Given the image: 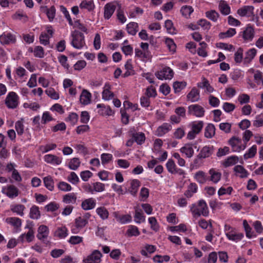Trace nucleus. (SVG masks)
<instances>
[{
	"label": "nucleus",
	"mask_w": 263,
	"mask_h": 263,
	"mask_svg": "<svg viewBox=\"0 0 263 263\" xmlns=\"http://www.w3.org/2000/svg\"><path fill=\"white\" fill-rule=\"evenodd\" d=\"M190 211L194 217H199L201 215L207 217L209 214L208 205L203 199L200 200L197 204H192Z\"/></svg>",
	"instance_id": "f257e3e1"
},
{
	"label": "nucleus",
	"mask_w": 263,
	"mask_h": 263,
	"mask_svg": "<svg viewBox=\"0 0 263 263\" xmlns=\"http://www.w3.org/2000/svg\"><path fill=\"white\" fill-rule=\"evenodd\" d=\"M225 234L227 238L231 241L237 242L243 237V234L238 232L235 228L226 224L224 227Z\"/></svg>",
	"instance_id": "f03ea898"
},
{
	"label": "nucleus",
	"mask_w": 263,
	"mask_h": 263,
	"mask_svg": "<svg viewBox=\"0 0 263 263\" xmlns=\"http://www.w3.org/2000/svg\"><path fill=\"white\" fill-rule=\"evenodd\" d=\"M72 46L78 49H82L85 45L84 34L77 30H74L71 33Z\"/></svg>",
	"instance_id": "7ed1b4c3"
},
{
	"label": "nucleus",
	"mask_w": 263,
	"mask_h": 263,
	"mask_svg": "<svg viewBox=\"0 0 263 263\" xmlns=\"http://www.w3.org/2000/svg\"><path fill=\"white\" fill-rule=\"evenodd\" d=\"M204 123L202 121H194L190 124L191 130L187 135V139L189 140L194 139L196 136L202 130Z\"/></svg>",
	"instance_id": "20e7f679"
},
{
	"label": "nucleus",
	"mask_w": 263,
	"mask_h": 263,
	"mask_svg": "<svg viewBox=\"0 0 263 263\" xmlns=\"http://www.w3.org/2000/svg\"><path fill=\"white\" fill-rule=\"evenodd\" d=\"M18 99L17 94L15 92L11 91L5 99V104L8 108L14 109L18 106Z\"/></svg>",
	"instance_id": "39448f33"
},
{
	"label": "nucleus",
	"mask_w": 263,
	"mask_h": 263,
	"mask_svg": "<svg viewBox=\"0 0 263 263\" xmlns=\"http://www.w3.org/2000/svg\"><path fill=\"white\" fill-rule=\"evenodd\" d=\"M214 148L213 146H204L200 150L198 154L197 158L195 159L194 164L198 163L199 159H204L210 157L213 153Z\"/></svg>",
	"instance_id": "423d86ee"
},
{
	"label": "nucleus",
	"mask_w": 263,
	"mask_h": 263,
	"mask_svg": "<svg viewBox=\"0 0 263 263\" xmlns=\"http://www.w3.org/2000/svg\"><path fill=\"white\" fill-rule=\"evenodd\" d=\"M16 37L15 34L10 32H4L0 35V43L3 45L15 44Z\"/></svg>",
	"instance_id": "0eeeda50"
},
{
	"label": "nucleus",
	"mask_w": 263,
	"mask_h": 263,
	"mask_svg": "<svg viewBox=\"0 0 263 263\" xmlns=\"http://www.w3.org/2000/svg\"><path fill=\"white\" fill-rule=\"evenodd\" d=\"M155 75L159 80H170L173 77L174 72L173 70L169 67H165L163 68L161 70L156 72Z\"/></svg>",
	"instance_id": "6e6552de"
},
{
	"label": "nucleus",
	"mask_w": 263,
	"mask_h": 263,
	"mask_svg": "<svg viewBox=\"0 0 263 263\" xmlns=\"http://www.w3.org/2000/svg\"><path fill=\"white\" fill-rule=\"evenodd\" d=\"M229 144L231 146L233 152H239L246 148V146H241V140L238 137L233 136L228 141Z\"/></svg>",
	"instance_id": "1a4fd4ad"
},
{
	"label": "nucleus",
	"mask_w": 263,
	"mask_h": 263,
	"mask_svg": "<svg viewBox=\"0 0 263 263\" xmlns=\"http://www.w3.org/2000/svg\"><path fill=\"white\" fill-rule=\"evenodd\" d=\"M166 167L167 171L172 174H178L179 175H185V172L181 168L177 167L174 161L170 159L166 163Z\"/></svg>",
	"instance_id": "9d476101"
},
{
	"label": "nucleus",
	"mask_w": 263,
	"mask_h": 263,
	"mask_svg": "<svg viewBox=\"0 0 263 263\" xmlns=\"http://www.w3.org/2000/svg\"><path fill=\"white\" fill-rule=\"evenodd\" d=\"M2 192L10 198H14L18 196L19 190L14 185H8L3 187Z\"/></svg>",
	"instance_id": "9b49d317"
},
{
	"label": "nucleus",
	"mask_w": 263,
	"mask_h": 263,
	"mask_svg": "<svg viewBox=\"0 0 263 263\" xmlns=\"http://www.w3.org/2000/svg\"><path fill=\"white\" fill-rule=\"evenodd\" d=\"M204 111V108L198 104L191 105L188 107V114L197 117H203Z\"/></svg>",
	"instance_id": "f8f14e48"
},
{
	"label": "nucleus",
	"mask_w": 263,
	"mask_h": 263,
	"mask_svg": "<svg viewBox=\"0 0 263 263\" xmlns=\"http://www.w3.org/2000/svg\"><path fill=\"white\" fill-rule=\"evenodd\" d=\"M129 134L133 138L134 141L139 145H141L145 142V136L144 134L142 132H136L134 128L130 129Z\"/></svg>",
	"instance_id": "ddd939ff"
},
{
	"label": "nucleus",
	"mask_w": 263,
	"mask_h": 263,
	"mask_svg": "<svg viewBox=\"0 0 263 263\" xmlns=\"http://www.w3.org/2000/svg\"><path fill=\"white\" fill-rule=\"evenodd\" d=\"M102 256V255L99 251L95 250L83 261L85 263H100Z\"/></svg>",
	"instance_id": "4468645a"
},
{
	"label": "nucleus",
	"mask_w": 263,
	"mask_h": 263,
	"mask_svg": "<svg viewBox=\"0 0 263 263\" xmlns=\"http://www.w3.org/2000/svg\"><path fill=\"white\" fill-rule=\"evenodd\" d=\"M241 33L242 37L246 42L251 41L255 35L254 28L250 25H248Z\"/></svg>",
	"instance_id": "2eb2a0df"
},
{
	"label": "nucleus",
	"mask_w": 263,
	"mask_h": 263,
	"mask_svg": "<svg viewBox=\"0 0 263 263\" xmlns=\"http://www.w3.org/2000/svg\"><path fill=\"white\" fill-rule=\"evenodd\" d=\"M116 9V5L113 3L106 4L104 8V17L105 19H109Z\"/></svg>",
	"instance_id": "dca6fc26"
},
{
	"label": "nucleus",
	"mask_w": 263,
	"mask_h": 263,
	"mask_svg": "<svg viewBox=\"0 0 263 263\" xmlns=\"http://www.w3.org/2000/svg\"><path fill=\"white\" fill-rule=\"evenodd\" d=\"M254 7L250 6H245L237 11V13L241 17H249L253 14Z\"/></svg>",
	"instance_id": "f3484780"
},
{
	"label": "nucleus",
	"mask_w": 263,
	"mask_h": 263,
	"mask_svg": "<svg viewBox=\"0 0 263 263\" xmlns=\"http://www.w3.org/2000/svg\"><path fill=\"white\" fill-rule=\"evenodd\" d=\"M49 234L48 228L45 225L40 226L37 230V238L41 241H44Z\"/></svg>",
	"instance_id": "a211bd4d"
},
{
	"label": "nucleus",
	"mask_w": 263,
	"mask_h": 263,
	"mask_svg": "<svg viewBox=\"0 0 263 263\" xmlns=\"http://www.w3.org/2000/svg\"><path fill=\"white\" fill-rule=\"evenodd\" d=\"M97 107L99 108L98 112L101 116H111L114 114V111L111 109L109 106H105L103 104H99Z\"/></svg>",
	"instance_id": "6ab92c4d"
},
{
	"label": "nucleus",
	"mask_w": 263,
	"mask_h": 263,
	"mask_svg": "<svg viewBox=\"0 0 263 263\" xmlns=\"http://www.w3.org/2000/svg\"><path fill=\"white\" fill-rule=\"evenodd\" d=\"M96 201L93 198L85 199L82 202L81 208L85 211L90 210L95 208Z\"/></svg>",
	"instance_id": "aec40b11"
},
{
	"label": "nucleus",
	"mask_w": 263,
	"mask_h": 263,
	"mask_svg": "<svg viewBox=\"0 0 263 263\" xmlns=\"http://www.w3.org/2000/svg\"><path fill=\"white\" fill-rule=\"evenodd\" d=\"M172 129V125L167 123H164L162 125L159 126L156 131V135L158 137H161L170 131Z\"/></svg>",
	"instance_id": "412c9836"
},
{
	"label": "nucleus",
	"mask_w": 263,
	"mask_h": 263,
	"mask_svg": "<svg viewBox=\"0 0 263 263\" xmlns=\"http://www.w3.org/2000/svg\"><path fill=\"white\" fill-rule=\"evenodd\" d=\"M44 159L45 162L52 164L59 165L62 162V158L54 155H46Z\"/></svg>",
	"instance_id": "4be33fe9"
},
{
	"label": "nucleus",
	"mask_w": 263,
	"mask_h": 263,
	"mask_svg": "<svg viewBox=\"0 0 263 263\" xmlns=\"http://www.w3.org/2000/svg\"><path fill=\"white\" fill-rule=\"evenodd\" d=\"M180 151L181 153L185 154L187 158H191L194 153L193 144L190 143L185 144L180 148Z\"/></svg>",
	"instance_id": "5701e85b"
},
{
	"label": "nucleus",
	"mask_w": 263,
	"mask_h": 263,
	"mask_svg": "<svg viewBox=\"0 0 263 263\" xmlns=\"http://www.w3.org/2000/svg\"><path fill=\"white\" fill-rule=\"evenodd\" d=\"M88 223L85 219H83L82 217H78L75 219V226L76 229H72V232L73 233H77L78 229H81L84 227Z\"/></svg>",
	"instance_id": "b1692460"
},
{
	"label": "nucleus",
	"mask_w": 263,
	"mask_h": 263,
	"mask_svg": "<svg viewBox=\"0 0 263 263\" xmlns=\"http://www.w3.org/2000/svg\"><path fill=\"white\" fill-rule=\"evenodd\" d=\"M91 95L86 89H83L80 98L81 103L83 105H87L91 101Z\"/></svg>",
	"instance_id": "393cba45"
},
{
	"label": "nucleus",
	"mask_w": 263,
	"mask_h": 263,
	"mask_svg": "<svg viewBox=\"0 0 263 263\" xmlns=\"http://www.w3.org/2000/svg\"><path fill=\"white\" fill-rule=\"evenodd\" d=\"M130 186L128 189V192L133 196H136L138 192L140 182L138 179H133L130 182Z\"/></svg>",
	"instance_id": "a878e982"
},
{
	"label": "nucleus",
	"mask_w": 263,
	"mask_h": 263,
	"mask_svg": "<svg viewBox=\"0 0 263 263\" xmlns=\"http://www.w3.org/2000/svg\"><path fill=\"white\" fill-rule=\"evenodd\" d=\"M198 186L195 183H191L187 186V189L185 191L184 195L187 198H191L194 194L197 193Z\"/></svg>",
	"instance_id": "bb28decb"
},
{
	"label": "nucleus",
	"mask_w": 263,
	"mask_h": 263,
	"mask_svg": "<svg viewBox=\"0 0 263 263\" xmlns=\"http://www.w3.org/2000/svg\"><path fill=\"white\" fill-rule=\"evenodd\" d=\"M135 221L137 223H140L145 221V216L144 215L141 209L139 207L136 206L135 208Z\"/></svg>",
	"instance_id": "cd10ccee"
},
{
	"label": "nucleus",
	"mask_w": 263,
	"mask_h": 263,
	"mask_svg": "<svg viewBox=\"0 0 263 263\" xmlns=\"http://www.w3.org/2000/svg\"><path fill=\"white\" fill-rule=\"evenodd\" d=\"M187 98L192 102L198 101L200 99L199 91L196 88L194 87L187 94Z\"/></svg>",
	"instance_id": "c85d7f7f"
},
{
	"label": "nucleus",
	"mask_w": 263,
	"mask_h": 263,
	"mask_svg": "<svg viewBox=\"0 0 263 263\" xmlns=\"http://www.w3.org/2000/svg\"><path fill=\"white\" fill-rule=\"evenodd\" d=\"M215 127L214 124L209 123L204 129V136L206 138H212L215 135Z\"/></svg>",
	"instance_id": "c756f323"
},
{
	"label": "nucleus",
	"mask_w": 263,
	"mask_h": 263,
	"mask_svg": "<svg viewBox=\"0 0 263 263\" xmlns=\"http://www.w3.org/2000/svg\"><path fill=\"white\" fill-rule=\"evenodd\" d=\"M26 238L28 242H31L34 238V231L32 229L30 228L29 231L26 234H22L18 238V240L23 242L24 238Z\"/></svg>",
	"instance_id": "7c9ffc66"
},
{
	"label": "nucleus",
	"mask_w": 263,
	"mask_h": 263,
	"mask_svg": "<svg viewBox=\"0 0 263 263\" xmlns=\"http://www.w3.org/2000/svg\"><path fill=\"white\" fill-rule=\"evenodd\" d=\"M110 89V85L108 83H106L105 85V89L102 92L103 99L105 100H109L114 98V93L109 90Z\"/></svg>",
	"instance_id": "2f4dec72"
},
{
	"label": "nucleus",
	"mask_w": 263,
	"mask_h": 263,
	"mask_svg": "<svg viewBox=\"0 0 263 263\" xmlns=\"http://www.w3.org/2000/svg\"><path fill=\"white\" fill-rule=\"evenodd\" d=\"M68 235V230L65 227H59L55 231L54 236L60 239L65 238Z\"/></svg>",
	"instance_id": "473e14b6"
},
{
	"label": "nucleus",
	"mask_w": 263,
	"mask_h": 263,
	"mask_svg": "<svg viewBox=\"0 0 263 263\" xmlns=\"http://www.w3.org/2000/svg\"><path fill=\"white\" fill-rule=\"evenodd\" d=\"M257 53V50L255 48H252L249 50L246 53V56L243 59L245 64L250 63L254 59Z\"/></svg>",
	"instance_id": "72a5a7b5"
},
{
	"label": "nucleus",
	"mask_w": 263,
	"mask_h": 263,
	"mask_svg": "<svg viewBox=\"0 0 263 263\" xmlns=\"http://www.w3.org/2000/svg\"><path fill=\"white\" fill-rule=\"evenodd\" d=\"M43 182L45 186L49 191H52L54 188V183L52 177L47 176L43 178Z\"/></svg>",
	"instance_id": "f704fd0d"
},
{
	"label": "nucleus",
	"mask_w": 263,
	"mask_h": 263,
	"mask_svg": "<svg viewBox=\"0 0 263 263\" xmlns=\"http://www.w3.org/2000/svg\"><path fill=\"white\" fill-rule=\"evenodd\" d=\"M138 25L135 22H130L126 25L127 32L132 35H135L138 31Z\"/></svg>",
	"instance_id": "c9c22d12"
},
{
	"label": "nucleus",
	"mask_w": 263,
	"mask_h": 263,
	"mask_svg": "<svg viewBox=\"0 0 263 263\" xmlns=\"http://www.w3.org/2000/svg\"><path fill=\"white\" fill-rule=\"evenodd\" d=\"M219 9L223 15H228L230 13V7L224 1H221L219 4Z\"/></svg>",
	"instance_id": "e433bc0d"
},
{
	"label": "nucleus",
	"mask_w": 263,
	"mask_h": 263,
	"mask_svg": "<svg viewBox=\"0 0 263 263\" xmlns=\"http://www.w3.org/2000/svg\"><path fill=\"white\" fill-rule=\"evenodd\" d=\"M80 7L91 11L95 9V6L92 1L84 0L80 4Z\"/></svg>",
	"instance_id": "4c0bfd02"
},
{
	"label": "nucleus",
	"mask_w": 263,
	"mask_h": 263,
	"mask_svg": "<svg viewBox=\"0 0 263 263\" xmlns=\"http://www.w3.org/2000/svg\"><path fill=\"white\" fill-rule=\"evenodd\" d=\"M194 178L200 184H203L206 181V176L205 173L202 171H199L196 172L195 174Z\"/></svg>",
	"instance_id": "58836bf2"
},
{
	"label": "nucleus",
	"mask_w": 263,
	"mask_h": 263,
	"mask_svg": "<svg viewBox=\"0 0 263 263\" xmlns=\"http://www.w3.org/2000/svg\"><path fill=\"white\" fill-rule=\"evenodd\" d=\"M205 16L209 19L214 22H216L219 17V13L214 10L206 11L205 12Z\"/></svg>",
	"instance_id": "ea45409f"
},
{
	"label": "nucleus",
	"mask_w": 263,
	"mask_h": 263,
	"mask_svg": "<svg viewBox=\"0 0 263 263\" xmlns=\"http://www.w3.org/2000/svg\"><path fill=\"white\" fill-rule=\"evenodd\" d=\"M209 174L211 175V180L214 183H217L221 178V174L220 172H216L214 169H211L209 171Z\"/></svg>",
	"instance_id": "a19ab883"
},
{
	"label": "nucleus",
	"mask_w": 263,
	"mask_h": 263,
	"mask_svg": "<svg viewBox=\"0 0 263 263\" xmlns=\"http://www.w3.org/2000/svg\"><path fill=\"white\" fill-rule=\"evenodd\" d=\"M77 198L74 193L68 194L63 196V201L66 203H75Z\"/></svg>",
	"instance_id": "79ce46f5"
},
{
	"label": "nucleus",
	"mask_w": 263,
	"mask_h": 263,
	"mask_svg": "<svg viewBox=\"0 0 263 263\" xmlns=\"http://www.w3.org/2000/svg\"><path fill=\"white\" fill-rule=\"evenodd\" d=\"M234 171L240 175L239 177L241 178H246L248 176V173L247 170L241 165H236L234 168Z\"/></svg>",
	"instance_id": "37998d69"
},
{
	"label": "nucleus",
	"mask_w": 263,
	"mask_h": 263,
	"mask_svg": "<svg viewBox=\"0 0 263 263\" xmlns=\"http://www.w3.org/2000/svg\"><path fill=\"white\" fill-rule=\"evenodd\" d=\"M238 161V158L236 156H232L228 157L225 161L223 162V165L225 167H229L231 165H233L235 164Z\"/></svg>",
	"instance_id": "c03bdc74"
},
{
	"label": "nucleus",
	"mask_w": 263,
	"mask_h": 263,
	"mask_svg": "<svg viewBox=\"0 0 263 263\" xmlns=\"http://www.w3.org/2000/svg\"><path fill=\"white\" fill-rule=\"evenodd\" d=\"M96 212L102 219L104 220L108 218L109 213L105 207L101 206L98 208L96 210Z\"/></svg>",
	"instance_id": "a18cd8bd"
},
{
	"label": "nucleus",
	"mask_w": 263,
	"mask_h": 263,
	"mask_svg": "<svg viewBox=\"0 0 263 263\" xmlns=\"http://www.w3.org/2000/svg\"><path fill=\"white\" fill-rule=\"evenodd\" d=\"M30 217L31 218L34 219H37L40 217V212L38 206L33 205L31 208Z\"/></svg>",
	"instance_id": "49530a36"
},
{
	"label": "nucleus",
	"mask_w": 263,
	"mask_h": 263,
	"mask_svg": "<svg viewBox=\"0 0 263 263\" xmlns=\"http://www.w3.org/2000/svg\"><path fill=\"white\" fill-rule=\"evenodd\" d=\"M15 128L18 135L21 136L23 134L24 132V125L23 124V119H21L20 120L16 122L15 124Z\"/></svg>",
	"instance_id": "de8ad7c7"
},
{
	"label": "nucleus",
	"mask_w": 263,
	"mask_h": 263,
	"mask_svg": "<svg viewBox=\"0 0 263 263\" xmlns=\"http://www.w3.org/2000/svg\"><path fill=\"white\" fill-rule=\"evenodd\" d=\"M193 11V8L190 6H184L181 7L180 10L182 15L186 18L190 16Z\"/></svg>",
	"instance_id": "09e8293b"
},
{
	"label": "nucleus",
	"mask_w": 263,
	"mask_h": 263,
	"mask_svg": "<svg viewBox=\"0 0 263 263\" xmlns=\"http://www.w3.org/2000/svg\"><path fill=\"white\" fill-rule=\"evenodd\" d=\"M126 234L129 237L133 236H136L140 235V232L136 226L131 225L129 226L128 229L127 230Z\"/></svg>",
	"instance_id": "8fccbe9b"
},
{
	"label": "nucleus",
	"mask_w": 263,
	"mask_h": 263,
	"mask_svg": "<svg viewBox=\"0 0 263 263\" xmlns=\"http://www.w3.org/2000/svg\"><path fill=\"white\" fill-rule=\"evenodd\" d=\"M236 33V30L234 28H229L226 32H220L219 36L221 39L226 37H231L235 35Z\"/></svg>",
	"instance_id": "3c124183"
},
{
	"label": "nucleus",
	"mask_w": 263,
	"mask_h": 263,
	"mask_svg": "<svg viewBox=\"0 0 263 263\" xmlns=\"http://www.w3.org/2000/svg\"><path fill=\"white\" fill-rule=\"evenodd\" d=\"M25 207L23 204H16L13 206L11 210L13 212L17 213V214L22 216L24 215V211Z\"/></svg>",
	"instance_id": "603ef678"
},
{
	"label": "nucleus",
	"mask_w": 263,
	"mask_h": 263,
	"mask_svg": "<svg viewBox=\"0 0 263 263\" xmlns=\"http://www.w3.org/2000/svg\"><path fill=\"white\" fill-rule=\"evenodd\" d=\"M186 86V82H175L173 84V88L175 93L179 92Z\"/></svg>",
	"instance_id": "864d4df0"
},
{
	"label": "nucleus",
	"mask_w": 263,
	"mask_h": 263,
	"mask_svg": "<svg viewBox=\"0 0 263 263\" xmlns=\"http://www.w3.org/2000/svg\"><path fill=\"white\" fill-rule=\"evenodd\" d=\"M51 37L45 32H42L41 34L39 39L41 44L46 46L49 44V39Z\"/></svg>",
	"instance_id": "5fc2aeb1"
},
{
	"label": "nucleus",
	"mask_w": 263,
	"mask_h": 263,
	"mask_svg": "<svg viewBox=\"0 0 263 263\" xmlns=\"http://www.w3.org/2000/svg\"><path fill=\"white\" fill-rule=\"evenodd\" d=\"M257 152V146L256 145H253L250 148H249L248 152L246 153L243 157L245 159H248L249 158L254 157Z\"/></svg>",
	"instance_id": "6e6d98bb"
},
{
	"label": "nucleus",
	"mask_w": 263,
	"mask_h": 263,
	"mask_svg": "<svg viewBox=\"0 0 263 263\" xmlns=\"http://www.w3.org/2000/svg\"><path fill=\"white\" fill-rule=\"evenodd\" d=\"M148 222L151 224V228L156 231L157 232L159 229V226L157 221V219L155 217H151L148 218Z\"/></svg>",
	"instance_id": "4d7b16f0"
},
{
	"label": "nucleus",
	"mask_w": 263,
	"mask_h": 263,
	"mask_svg": "<svg viewBox=\"0 0 263 263\" xmlns=\"http://www.w3.org/2000/svg\"><path fill=\"white\" fill-rule=\"evenodd\" d=\"M80 165V161L78 158H73L70 161L68 166L71 170H76Z\"/></svg>",
	"instance_id": "13d9d810"
},
{
	"label": "nucleus",
	"mask_w": 263,
	"mask_h": 263,
	"mask_svg": "<svg viewBox=\"0 0 263 263\" xmlns=\"http://www.w3.org/2000/svg\"><path fill=\"white\" fill-rule=\"evenodd\" d=\"M7 221L14 227L19 228L21 226V219L17 217H10L7 219Z\"/></svg>",
	"instance_id": "bf43d9fd"
},
{
	"label": "nucleus",
	"mask_w": 263,
	"mask_h": 263,
	"mask_svg": "<svg viewBox=\"0 0 263 263\" xmlns=\"http://www.w3.org/2000/svg\"><path fill=\"white\" fill-rule=\"evenodd\" d=\"M45 93L52 99L57 100L59 98V94L52 87H49L46 89Z\"/></svg>",
	"instance_id": "052dcab7"
},
{
	"label": "nucleus",
	"mask_w": 263,
	"mask_h": 263,
	"mask_svg": "<svg viewBox=\"0 0 263 263\" xmlns=\"http://www.w3.org/2000/svg\"><path fill=\"white\" fill-rule=\"evenodd\" d=\"M34 55L35 57L42 58L44 56V50L43 48L40 46H37L34 49Z\"/></svg>",
	"instance_id": "680f3d73"
},
{
	"label": "nucleus",
	"mask_w": 263,
	"mask_h": 263,
	"mask_svg": "<svg viewBox=\"0 0 263 263\" xmlns=\"http://www.w3.org/2000/svg\"><path fill=\"white\" fill-rule=\"evenodd\" d=\"M58 187L59 190L64 192L70 191L72 187L70 184L66 182L61 181L58 184Z\"/></svg>",
	"instance_id": "e2e57ef3"
},
{
	"label": "nucleus",
	"mask_w": 263,
	"mask_h": 263,
	"mask_svg": "<svg viewBox=\"0 0 263 263\" xmlns=\"http://www.w3.org/2000/svg\"><path fill=\"white\" fill-rule=\"evenodd\" d=\"M94 192H102L105 191V185L104 183L100 182H96L92 184Z\"/></svg>",
	"instance_id": "0e129e2a"
},
{
	"label": "nucleus",
	"mask_w": 263,
	"mask_h": 263,
	"mask_svg": "<svg viewBox=\"0 0 263 263\" xmlns=\"http://www.w3.org/2000/svg\"><path fill=\"white\" fill-rule=\"evenodd\" d=\"M67 180L73 184H77L79 182V178L74 172H72L67 177Z\"/></svg>",
	"instance_id": "69168bd1"
},
{
	"label": "nucleus",
	"mask_w": 263,
	"mask_h": 263,
	"mask_svg": "<svg viewBox=\"0 0 263 263\" xmlns=\"http://www.w3.org/2000/svg\"><path fill=\"white\" fill-rule=\"evenodd\" d=\"M55 8L52 6L50 8L47 9L46 14L50 22H52L55 17Z\"/></svg>",
	"instance_id": "338daca9"
},
{
	"label": "nucleus",
	"mask_w": 263,
	"mask_h": 263,
	"mask_svg": "<svg viewBox=\"0 0 263 263\" xmlns=\"http://www.w3.org/2000/svg\"><path fill=\"white\" fill-rule=\"evenodd\" d=\"M254 79L257 84L259 85L261 83L263 85V73L261 71L259 70L255 71L254 75Z\"/></svg>",
	"instance_id": "774afa93"
}]
</instances>
